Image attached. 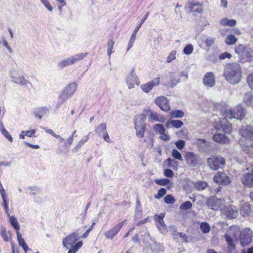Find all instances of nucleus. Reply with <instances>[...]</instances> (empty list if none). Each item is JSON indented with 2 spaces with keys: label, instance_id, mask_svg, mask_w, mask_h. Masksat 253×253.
Here are the masks:
<instances>
[{
  "label": "nucleus",
  "instance_id": "f257e3e1",
  "mask_svg": "<svg viewBox=\"0 0 253 253\" xmlns=\"http://www.w3.org/2000/svg\"><path fill=\"white\" fill-rule=\"evenodd\" d=\"M246 110L241 105H238L233 108L222 111L223 116L225 119L235 118L242 120L246 115ZM214 127L215 129L230 133L232 131V125L227 121V119H218L215 121Z\"/></svg>",
  "mask_w": 253,
  "mask_h": 253
},
{
  "label": "nucleus",
  "instance_id": "f03ea898",
  "mask_svg": "<svg viewBox=\"0 0 253 253\" xmlns=\"http://www.w3.org/2000/svg\"><path fill=\"white\" fill-rule=\"evenodd\" d=\"M223 75L228 83L233 85L236 84L242 79L241 67L236 63L228 64L224 68Z\"/></svg>",
  "mask_w": 253,
  "mask_h": 253
},
{
  "label": "nucleus",
  "instance_id": "7ed1b4c3",
  "mask_svg": "<svg viewBox=\"0 0 253 253\" xmlns=\"http://www.w3.org/2000/svg\"><path fill=\"white\" fill-rule=\"evenodd\" d=\"M78 230L68 235L63 239L62 244L64 247L69 249L68 253H76L83 246V242L79 241L75 243L80 238L79 237Z\"/></svg>",
  "mask_w": 253,
  "mask_h": 253
},
{
  "label": "nucleus",
  "instance_id": "20e7f679",
  "mask_svg": "<svg viewBox=\"0 0 253 253\" xmlns=\"http://www.w3.org/2000/svg\"><path fill=\"white\" fill-rule=\"evenodd\" d=\"M236 53L239 55L240 61L244 63L253 60V50L242 44L235 48Z\"/></svg>",
  "mask_w": 253,
  "mask_h": 253
},
{
  "label": "nucleus",
  "instance_id": "39448f33",
  "mask_svg": "<svg viewBox=\"0 0 253 253\" xmlns=\"http://www.w3.org/2000/svg\"><path fill=\"white\" fill-rule=\"evenodd\" d=\"M146 117L144 114H141L135 117L134 126L136 130V135L138 137L142 138L144 136L145 130V123H144Z\"/></svg>",
  "mask_w": 253,
  "mask_h": 253
},
{
  "label": "nucleus",
  "instance_id": "423d86ee",
  "mask_svg": "<svg viewBox=\"0 0 253 253\" xmlns=\"http://www.w3.org/2000/svg\"><path fill=\"white\" fill-rule=\"evenodd\" d=\"M225 161V159L220 156H212L207 159V164L210 169L217 170L224 167Z\"/></svg>",
  "mask_w": 253,
  "mask_h": 253
},
{
  "label": "nucleus",
  "instance_id": "0eeeda50",
  "mask_svg": "<svg viewBox=\"0 0 253 253\" xmlns=\"http://www.w3.org/2000/svg\"><path fill=\"white\" fill-rule=\"evenodd\" d=\"M86 55L87 53H81L80 54H75L62 60L58 62L57 66L60 69L64 68L82 60Z\"/></svg>",
  "mask_w": 253,
  "mask_h": 253
},
{
  "label": "nucleus",
  "instance_id": "6e6552de",
  "mask_svg": "<svg viewBox=\"0 0 253 253\" xmlns=\"http://www.w3.org/2000/svg\"><path fill=\"white\" fill-rule=\"evenodd\" d=\"M77 84L74 82L68 84L63 90L58 98V102L63 103L64 101L71 97L77 90Z\"/></svg>",
  "mask_w": 253,
  "mask_h": 253
},
{
  "label": "nucleus",
  "instance_id": "1a4fd4ad",
  "mask_svg": "<svg viewBox=\"0 0 253 253\" xmlns=\"http://www.w3.org/2000/svg\"><path fill=\"white\" fill-rule=\"evenodd\" d=\"M253 232L249 228L244 229L240 233V240L241 245L243 247L249 245L252 241Z\"/></svg>",
  "mask_w": 253,
  "mask_h": 253
},
{
  "label": "nucleus",
  "instance_id": "9d476101",
  "mask_svg": "<svg viewBox=\"0 0 253 253\" xmlns=\"http://www.w3.org/2000/svg\"><path fill=\"white\" fill-rule=\"evenodd\" d=\"M249 172L243 175L241 181L242 183L249 187H253V166L246 168Z\"/></svg>",
  "mask_w": 253,
  "mask_h": 253
},
{
  "label": "nucleus",
  "instance_id": "9b49d317",
  "mask_svg": "<svg viewBox=\"0 0 253 253\" xmlns=\"http://www.w3.org/2000/svg\"><path fill=\"white\" fill-rule=\"evenodd\" d=\"M9 75L12 79L11 82L15 84L26 87H28L29 85H32L31 83L26 80L23 76L16 77V71L15 70H11L10 72Z\"/></svg>",
  "mask_w": 253,
  "mask_h": 253
},
{
  "label": "nucleus",
  "instance_id": "f8f14e48",
  "mask_svg": "<svg viewBox=\"0 0 253 253\" xmlns=\"http://www.w3.org/2000/svg\"><path fill=\"white\" fill-rule=\"evenodd\" d=\"M213 181L217 184L225 186L229 184L231 180L229 176L224 172H218L213 178Z\"/></svg>",
  "mask_w": 253,
  "mask_h": 253
},
{
  "label": "nucleus",
  "instance_id": "ddd939ff",
  "mask_svg": "<svg viewBox=\"0 0 253 253\" xmlns=\"http://www.w3.org/2000/svg\"><path fill=\"white\" fill-rule=\"evenodd\" d=\"M126 83L129 89L133 88L134 85H139L140 82L139 78L135 73L134 68L132 69L126 78Z\"/></svg>",
  "mask_w": 253,
  "mask_h": 253
},
{
  "label": "nucleus",
  "instance_id": "4468645a",
  "mask_svg": "<svg viewBox=\"0 0 253 253\" xmlns=\"http://www.w3.org/2000/svg\"><path fill=\"white\" fill-rule=\"evenodd\" d=\"M201 152H209L211 150V143L205 139H196L193 142Z\"/></svg>",
  "mask_w": 253,
  "mask_h": 253
},
{
  "label": "nucleus",
  "instance_id": "2eb2a0df",
  "mask_svg": "<svg viewBox=\"0 0 253 253\" xmlns=\"http://www.w3.org/2000/svg\"><path fill=\"white\" fill-rule=\"evenodd\" d=\"M224 200L219 199L216 197H210L208 201L207 205L209 208L213 210H217L221 208L224 204Z\"/></svg>",
  "mask_w": 253,
  "mask_h": 253
},
{
  "label": "nucleus",
  "instance_id": "dca6fc26",
  "mask_svg": "<svg viewBox=\"0 0 253 253\" xmlns=\"http://www.w3.org/2000/svg\"><path fill=\"white\" fill-rule=\"evenodd\" d=\"M126 219L115 225L110 230L105 232L103 234L107 239H113V238L119 233L122 226L125 223Z\"/></svg>",
  "mask_w": 253,
  "mask_h": 253
},
{
  "label": "nucleus",
  "instance_id": "f3484780",
  "mask_svg": "<svg viewBox=\"0 0 253 253\" xmlns=\"http://www.w3.org/2000/svg\"><path fill=\"white\" fill-rule=\"evenodd\" d=\"M185 159L187 165L192 168L196 167L200 162L199 157L193 152H187L185 155Z\"/></svg>",
  "mask_w": 253,
  "mask_h": 253
},
{
  "label": "nucleus",
  "instance_id": "a211bd4d",
  "mask_svg": "<svg viewBox=\"0 0 253 253\" xmlns=\"http://www.w3.org/2000/svg\"><path fill=\"white\" fill-rule=\"evenodd\" d=\"M240 133L245 139L253 141V126H243L240 129Z\"/></svg>",
  "mask_w": 253,
  "mask_h": 253
},
{
  "label": "nucleus",
  "instance_id": "6ab92c4d",
  "mask_svg": "<svg viewBox=\"0 0 253 253\" xmlns=\"http://www.w3.org/2000/svg\"><path fill=\"white\" fill-rule=\"evenodd\" d=\"M222 213L228 218H236L238 215V211L237 208L233 206H225L221 209Z\"/></svg>",
  "mask_w": 253,
  "mask_h": 253
},
{
  "label": "nucleus",
  "instance_id": "aec40b11",
  "mask_svg": "<svg viewBox=\"0 0 253 253\" xmlns=\"http://www.w3.org/2000/svg\"><path fill=\"white\" fill-rule=\"evenodd\" d=\"M155 103L163 111L168 112L170 110L169 101L167 97L164 96H160L156 98L155 99Z\"/></svg>",
  "mask_w": 253,
  "mask_h": 253
},
{
  "label": "nucleus",
  "instance_id": "412c9836",
  "mask_svg": "<svg viewBox=\"0 0 253 253\" xmlns=\"http://www.w3.org/2000/svg\"><path fill=\"white\" fill-rule=\"evenodd\" d=\"M185 8H187L191 13H201L203 11L202 4L195 1L188 2L186 5Z\"/></svg>",
  "mask_w": 253,
  "mask_h": 253
},
{
  "label": "nucleus",
  "instance_id": "4be33fe9",
  "mask_svg": "<svg viewBox=\"0 0 253 253\" xmlns=\"http://www.w3.org/2000/svg\"><path fill=\"white\" fill-rule=\"evenodd\" d=\"M159 84L160 78L158 77L156 78L147 83L142 84L141 88L143 92L148 93L152 89L154 86H157Z\"/></svg>",
  "mask_w": 253,
  "mask_h": 253
},
{
  "label": "nucleus",
  "instance_id": "5701e85b",
  "mask_svg": "<svg viewBox=\"0 0 253 253\" xmlns=\"http://www.w3.org/2000/svg\"><path fill=\"white\" fill-rule=\"evenodd\" d=\"M215 77L212 72L207 73L203 79V83L206 86L212 87L215 85Z\"/></svg>",
  "mask_w": 253,
  "mask_h": 253
},
{
  "label": "nucleus",
  "instance_id": "b1692460",
  "mask_svg": "<svg viewBox=\"0 0 253 253\" xmlns=\"http://www.w3.org/2000/svg\"><path fill=\"white\" fill-rule=\"evenodd\" d=\"M148 113L150 119L153 121L164 123L166 121L165 118L163 116L152 110H149L148 111Z\"/></svg>",
  "mask_w": 253,
  "mask_h": 253
},
{
  "label": "nucleus",
  "instance_id": "393cba45",
  "mask_svg": "<svg viewBox=\"0 0 253 253\" xmlns=\"http://www.w3.org/2000/svg\"><path fill=\"white\" fill-rule=\"evenodd\" d=\"M213 139L215 142L221 144H227L230 142V139L223 134L218 133L214 134Z\"/></svg>",
  "mask_w": 253,
  "mask_h": 253
},
{
  "label": "nucleus",
  "instance_id": "a878e982",
  "mask_svg": "<svg viewBox=\"0 0 253 253\" xmlns=\"http://www.w3.org/2000/svg\"><path fill=\"white\" fill-rule=\"evenodd\" d=\"M183 125V123L178 120L169 119L165 124V126L167 128L173 127L176 128L181 127Z\"/></svg>",
  "mask_w": 253,
  "mask_h": 253
},
{
  "label": "nucleus",
  "instance_id": "bb28decb",
  "mask_svg": "<svg viewBox=\"0 0 253 253\" xmlns=\"http://www.w3.org/2000/svg\"><path fill=\"white\" fill-rule=\"evenodd\" d=\"M49 112V110L47 108L41 107L35 111L34 114L36 118L41 119L42 117L47 115Z\"/></svg>",
  "mask_w": 253,
  "mask_h": 253
},
{
  "label": "nucleus",
  "instance_id": "cd10ccee",
  "mask_svg": "<svg viewBox=\"0 0 253 253\" xmlns=\"http://www.w3.org/2000/svg\"><path fill=\"white\" fill-rule=\"evenodd\" d=\"M200 40L202 42H204L206 46L209 47L214 43L215 39L206 35H202L200 37Z\"/></svg>",
  "mask_w": 253,
  "mask_h": 253
},
{
  "label": "nucleus",
  "instance_id": "c85d7f7f",
  "mask_svg": "<svg viewBox=\"0 0 253 253\" xmlns=\"http://www.w3.org/2000/svg\"><path fill=\"white\" fill-rule=\"evenodd\" d=\"M89 134L84 136L77 143L76 146L72 150L73 153H77L79 151L80 149L86 142L89 138Z\"/></svg>",
  "mask_w": 253,
  "mask_h": 253
},
{
  "label": "nucleus",
  "instance_id": "c756f323",
  "mask_svg": "<svg viewBox=\"0 0 253 253\" xmlns=\"http://www.w3.org/2000/svg\"><path fill=\"white\" fill-rule=\"evenodd\" d=\"M239 144L241 146L242 149L246 153L251 155L253 153V145L252 144H250L248 145H246L244 141L241 139L239 140Z\"/></svg>",
  "mask_w": 253,
  "mask_h": 253
},
{
  "label": "nucleus",
  "instance_id": "7c9ffc66",
  "mask_svg": "<svg viewBox=\"0 0 253 253\" xmlns=\"http://www.w3.org/2000/svg\"><path fill=\"white\" fill-rule=\"evenodd\" d=\"M251 211L250 205L246 203L241 208L240 213L244 217L249 216L251 213Z\"/></svg>",
  "mask_w": 253,
  "mask_h": 253
},
{
  "label": "nucleus",
  "instance_id": "2f4dec72",
  "mask_svg": "<svg viewBox=\"0 0 253 253\" xmlns=\"http://www.w3.org/2000/svg\"><path fill=\"white\" fill-rule=\"evenodd\" d=\"M149 12H147V13L144 16L142 19L141 20L140 23L136 26L135 27L134 30L133 31L131 37L135 39L136 38V35L137 34V33L138 32V30H139L140 28L141 27L142 24L144 23V22L147 19L148 15H149Z\"/></svg>",
  "mask_w": 253,
  "mask_h": 253
},
{
  "label": "nucleus",
  "instance_id": "473e14b6",
  "mask_svg": "<svg viewBox=\"0 0 253 253\" xmlns=\"http://www.w3.org/2000/svg\"><path fill=\"white\" fill-rule=\"evenodd\" d=\"M76 132L77 131L76 130H74L70 137L67 140H66V141L64 142L63 145V147L64 148H68L72 144L74 141V137L77 136V135L76 134Z\"/></svg>",
  "mask_w": 253,
  "mask_h": 253
},
{
  "label": "nucleus",
  "instance_id": "72a5a7b5",
  "mask_svg": "<svg viewBox=\"0 0 253 253\" xmlns=\"http://www.w3.org/2000/svg\"><path fill=\"white\" fill-rule=\"evenodd\" d=\"M0 131H1L2 135L4 136V137L9 140L10 142H12L13 141V138L11 135L9 133L8 131L4 127L2 123L1 124V127H0Z\"/></svg>",
  "mask_w": 253,
  "mask_h": 253
},
{
  "label": "nucleus",
  "instance_id": "f704fd0d",
  "mask_svg": "<svg viewBox=\"0 0 253 253\" xmlns=\"http://www.w3.org/2000/svg\"><path fill=\"white\" fill-rule=\"evenodd\" d=\"M9 221L10 223L11 226L17 231H18V230L20 229V226L17 218L14 216H9Z\"/></svg>",
  "mask_w": 253,
  "mask_h": 253
},
{
  "label": "nucleus",
  "instance_id": "c9c22d12",
  "mask_svg": "<svg viewBox=\"0 0 253 253\" xmlns=\"http://www.w3.org/2000/svg\"><path fill=\"white\" fill-rule=\"evenodd\" d=\"M244 101L247 105L253 106V95L250 93H246Z\"/></svg>",
  "mask_w": 253,
  "mask_h": 253
},
{
  "label": "nucleus",
  "instance_id": "e433bc0d",
  "mask_svg": "<svg viewBox=\"0 0 253 253\" xmlns=\"http://www.w3.org/2000/svg\"><path fill=\"white\" fill-rule=\"evenodd\" d=\"M237 41V39L232 34L228 35L225 39V42L228 45H232L236 43Z\"/></svg>",
  "mask_w": 253,
  "mask_h": 253
},
{
  "label": "nucleus",
  "instance_id": "4c0bfd02",
  "mask_svg": "<svg viewBox=\"0 0 253 253\" xmlns=\"http://www.w3.org/2000/svg\"><path fill=\"white\" fill-rule=\"evenodd\" d=\"M114 44L115 42L112 40H109L108 42L107 54L108 55L109 58H110L111 54L114 52L113 49Z\"/></svg>",
  "mask_w": 253,
  "mask_h": 253
},
{
  "label": "nucleus",
  "instance_id": "58836bf2",
  "mask_svg": "<svg viewBox=\"0 0 253 253\" xmlns=\"http://www.w3.org/2000/svg\"><path fill=\"white\" fill-rule=\"evenodd\" d=\"M220 24L223 26H233L236 24V21L235 20H228L225 18L220 20Z\"/></svg>",
  "mask_w": 253,
  "mask_h": 253
},
{
  "label": "nucleus",
  "instance_id": "ea45409f",
  "mask_svg": "<svg viewBox=\"0 0 253 253\" xmlns=\"http://www.w3.org/2000/svg\"><path fill=\"white\" fill-rule=\"evenodd\" d=\"M106 128V124L102 123L95 128V131L98 135H101L102 133L103 134L104 132L107 131Z\"/></svg>",
  "mask_w": 253,
  "mask_h": 253
},
{
  "label": "nucleus",
  "instance_id": "a19ab883",
  "mask_svg": "<svg viewBox=\"0 0 253 253\" xmlns=\"http://www.w3.org/2000/svg\"><path fill=\"white\" fill-rule=\"evenodd\" d=\"M225 238L226 241H227L228 245V248L230 251H232L234 249L235 246L233 241L232 238L228 235V234H226L225 235Z\"/></svg>",
  "mask_w": 253,
  "mask_h": 253
},
{
  "label": "nucleus",
  "instance_id": "79ce46f5",
  "mask_svg": "<svg viewBox=\"0 0 253 253\" xmlns=\"http://www.w3.org/2000/svg\"><path fill=\"white\" fill-rule=\"evenodd\" d=\"M170 115L172 118H180L184 116V112L180 110H175L170 111Z\"/></svg>",
  "mask_w": 253,
  "mask_h": 253
},
{
  "label": "nucleus",
  "instance_id": "37998d69",
  "mask_svg": "<svg viewBox=\"0 0 253 253\" xmlns=\"http://www.w3.org/2000/svg\"><path fill=\"white\" fill-rule=\"evenodd\" d=\"M142 240L144 244H145L146 247H149V242L150 241H153V239L150 236V234L148 232H145L143 235H142Z\"/></svg>",
  "mask_w": 253,
  "mask_h": 253
},
{
  "label": "nucleus",
  "instance_id": "c03bdc74",
  "mask_svg": "<svg viewBox=\"0 0 253 253\" xmlns=\"http://www.w3.org/2000/svg\"><path fill=\"white\" fill-rule=\"evenodd\" d=\"M200 229L205 233H208L211 230V227L209 223L206 222H202L200 224Z\"/></svg>",
  "mask_w": 253,
  "mask_h": 253
},
{
  "label": "nucleus",
  "instance_id": "a18cd8bd",
  "mask_svg": "<svg viewBox=\"0 0 253 253\" xmlns=\"http://www.w3.org/2000/svg\"><path fill=\"white\" fill-rule=\"evenodd\" d=\"M208 186L207 182L199 181L195 184V188L199 191L204 190Z\"/></svg>",
  "mask_w": 253,
  "mask_h": 253
},
{
  "label": "nucleus",
  "instance_id": "49530a36",
  "mask_svg": "<svg viewBox=\"0 0 253 253\" xmlns=\"http://www.w3.org/2000/svg\"><path fill=\"white\" fill-rule=\"evenodd\" d=\"M153 252H159L161 250L162 246L156 243V242L154 240L152 241V245L149 244V246Z\"/></svg>",
  "mask_w": 253,
  "mask_h": 253
},
{
  "label": "nucleus",
  "instance_id": "de8ad7c7",
  "mask_svg": "<svg viewBox=\"0 0 253 253\" xmlns=\"http://www.w3.org/2000/svg\"><path fill=\"white\" fill-rule=\"evenodd\" d=\"M36 130L33 129L31 130L28 131H22L19 135V137L21 139H24L26 135L30 137H32L33 135L35 133Z\"/></svg>",
  "mask_w": 253,
  "mask_h": 253
},
{
  "label": "nucleus",
  "instance_id": "09e8293b",
  "mask_svg": "<svg viewBox=\"0 0 253 253\" xmlns=\"http://www.w3.org/2000/svg\"><path fill=\"white\" fill-rule=\"evenodd\" d=\"M0 234L4 241L8 242L9 241V238L6 233V230L4 227L1 226L0 229Z\"/></svg>",
  "mask_w": 253,
  "mask_h": 253
},
{
  "label": "nucleus",
  "instance_id": "8fccbe9b",
  "mask_svg": "<svg viewBox=\"0 0 253 253\" xmlns=\"http://www.w3.org/2000/svg\"><path fill=\"white\" fill-rule=\"evenodd\" d=\"M177 51L175 50H172L169 54L167 58V63H169L176 59Z\"/></svg>",
  "mask_w": 253,
  "mask_h": 253
},
{
  "label": "nucleus",
  "instance_id": "3c124183",
  "mask_svg": "<svg viewBox=\"0 0 253 253\" xmlns=\"http://www.w3.org/2000/svg\"><path fill=\"white\" fill-rule=\"evenodd\" d=\"M2 201H3V204L2 206L4 207L5 211L7 214H8V216H9V214L8 213V200L7 199V196H4L1 197Z\"/></svg>",
  "mask_w": 253,
  "mask_h": 253
},
{
  "label": "nucleus",
  "instance_id": "603ef678",
  "mask_svg": "<svg viewBox=\"0 0 253 253\" xmlns=\"http://www.w3.org/2000/svg\"><path fill=\"white\" fill-rule=\"evenodd\" d=\"M170 180L168 178L158 179L155 180V182L161 186H165L169 184Z\"/></svg>",
  "mask_w": 253,
  "mask_h": 253
},
{
  "label": "nucleus",
  "instance_id": "864d4df0",
  "mask_svg": "<svg viewBox=\"0 0 253 253\" xmlns=\"http://www.w3.org/2000/svg\"><path fill=\"white\" fill-rule=\"evenodd\" d=\"M192 206V204L191 202L186 201L180 206L179 209L182 211H185L190 209Z\"/></svg>",
  "mask_w": 253,
  "mask_h": 253
},
{
  "label": "nucleus",
  "instance_id": "5fc2aeb1",
  "mask_svg": "<svg viewBox=\"0 0 253 253\" xmlns=\"http://www.w3.org/2000/svg\"><path fill=\"white\" fill-rule=\"evenodd\" d=\"M194 50L193 46L192 44H189L187 45L183 48V53L186 55H190L191 54Z\"/></svg>",
  "mask_w": 253,
  "mask_h": 253
},
{
  "label": "nucleus",
  "instance_id": "6e6d98bb",
  "mask_svg": "<svg viewBox=\"0 0 253 253\" xmlns=\"http://www.w3.org/2000/svg\"><path fill=\"white\" fill-rule=\"evenodd\" d=\"M153 129L157 132L163 133L165 132V128L162 125L156 124L153 126Z\"/></svg>",
  "mask_w": 253,
  "mask_h": 253
},
{
  "label": "nucleus",
  "instance_id": "4d7b16f0",
  "mask_svg": "<svg viewBox=\"0 0 253 253\" xmlns=\"http://www.w3.org/2000/svg\"><path fill=\"white\" fill-rule=\"evenodd\" d=\"M157 226L162 233L166 231L167 226L164 220L157 222Z\"/></svg>",
  "mask_w": 253,
  "mask_h": 253
},
{
  "label": "nucleus",
  "instance_id": "13d9d810",
  "mask_svg": "<svg viewBox=\"0 0 253 253\" xmlns=\"http://www.w3.org/2000/svg\"><path fill=\"white\" fill-rule=\"evenodd\" d=\"M164 201L167 204H173L175 202V200L171 195H167L164 197Z\"/></svg>",
  "mask_w": 253,
  "mask_h": 253
},
{
  "label": "nucleus",
  "instance_id": "bf43d9fd",
  "mask_svg": "<svg viewBox=\"0 0 253 253\" xmlns=\"http://www.w3.org/2000/svg\"><path fill=\"white\" fill-rule=\"evenodd\" d=\"M172 156L177 160L182 161V157L181 154L176 150L173 149L171 153Z\"/></svg>",
  "mask_w": 253,
  "mask_h": 253
},
{
  "label": "nucleus",
  "instance_id": "052dcab7",
  "mask_svg": "<svg viewBox=\"0 0 253 253\" xmlns=\"http://www.w3.org/2000/svg\"><path fill=\"white\" fill-rule=\"evenodd\" d=\"M166 194V190L164 188H162L159 190L158 194L155 196V198L159 199L162 198Z\"/></svg>",
  "mask_w": 253,
  "mask_h": 253
},
{
  "label": "nucleus",
  "instance_id": "680f3d73",
  "mask_svg": "<svg viewBox=\"0 0 253 253\" xmlns=\"http://www.w3.org/2000/svg\"><path fill=\"white\" fill-rule=\"evenodd\" d=\"M16 235L18 244L20 246L22 247L24 244H26L24 239L22 237L21 234L19 231H16Z\"/></svg>",
  "mask_w": 253,
  "mask_h": 253
},
{
  "label": "nucleus",
  "instance_id": "e2e57ef3",
  "mask_svg": "<svg viewBox=\"0 0 253 253\" xmlns=\"http://www.w3.org/2000/svg\"><path fill=\"white\" fill-rule=\"evenodd\" d=\"M40 1L48 11H52L53 8L50 5L48 0H40Z\"/></svg>",
  "mask_w": 253,
  "mask_h": 253
},
{
  "label": "nucleus",
  "instance_id": "0e129e2a",
  "mask_svg": "<svg viewBox=\"0 0 253 253\" xmlns=\"http://www.w3.org/2000/svg\"><path fill=\"white\" fill-rule=\"evenodd\" d=\"M168 162L169 166L172 168H176L178 165V163L174 159H168L167 160Z\"/></svg>",
  "mask_w": 253,
  "mask_h": 253
},
{
  "label": "nucleus",
  "instance_id": "69168bd1",
  "mask_svg": "<svg viewBox=\"0 0 253 253\" xmlns=\"http://www.w3.org/2000/svg\"><path fill=\"white\" fill-rule=\"evenodd\" d=\"M247 80L250 87L253 89V73L248 76Z\"/></svg>",
  "mask_w": 253,
  "mask_h": 253
},
{
  "label": "nucleus",
  "instance_id": "338daca9",
  "mask_svg": "<svg viewBox=\"0 0 253 253\" xmlns=\"http://www.w3.org/2000/svg\"><path fill=\"white\" fill-rule=\"evenodd\" d=\"M185 142L182 140H179L175 142V145L178 149H182L184 148Z\"/></svg>",
  "mask_w": 253,
  "mask_h": 253
},
{
  "label": "nucleus",
  "instance_id": "774afa93",
  "mask_svg": "<svg viewBox=\"0 0 253 253\" xmlns=\"http://www.w3.org/2000/svg\"><path fill=\"white\" fill-rule=\"evenodd\" d=\"M28 189L30 190L29 192L30 195H36L39 192V188L37 187H30Z\"/></svg>",
  "mask_w": 253,
  "mask_h": 253
}]
</instances>
